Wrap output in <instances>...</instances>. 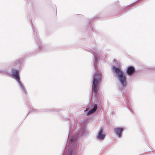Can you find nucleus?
I'll return each instance as SVG.
<instances>
[{"label":"nucleus","mask_w":155,"mask_h":155,"mask_svg":"<svg viewBox=\"0 0 155 155\" xmlns=\"http://www.w3.org/2000/svg\"><path fill=\"white\" fill-rule=\"evenodd\" d=\"M97 107V104H95L93 108L91 109L90 110L87 112V115H88L93 113L96 110Z\"/></svg>","instance_id":"obj_7"},{"label":"nucleus","mask_w":155,"mask_h":155,"mask_svg":"<svg viewBox=\"0 0 155 155\" xmlns=\"http://www.w3.org/2000/svg\"><path fill=\"white\" fill-rule=\"evenodd\" d=\"M112 69L114 72L117 74L122 86L125 87L126 85V77L123 72L116 66H113Z\"/></svg>","instance_id":"obj_1"},{"label":"nucleus","mask_w":155,"mask_h":155,"mask_svg":"<svg viewBox=\"0 0 155 155\" xmlns=\"http://www.w3.org/2000/svg\"><path fill=\"white\" fill-rule=\"evenodd\" d=\"M105 137V134H103V130L101 129L98 133L97 138L100 140L103 139Z\"/></svg>","instance_id":"obj_5"},{"label":"nucleus","mask_w":155,"mask_h":155,"mask_svg":"<svg viewBox=\"0 0 155 155\" xmlns=\"http://www.w3.org/2000/svg\"><path fill=\"white\" fill-rule=\"evenodd\" d=\"M88 109H89V108H86V110H84V111L86 112V111H87L88 110Z\"/></svg>","instance_id":"obj_8"},{"label":"nucleus","mask_w":155,"mask_h":155,"mask_svg":"<svg viewBox=\"0 0 155 155\" xmlns=\"http://www.w3.org/2000/svg\"><path fill=\"white\" fill-rule=\"evenodd\" d=\"M12 75L20 83V77L19 76V71L18 70L13 69L12 71Z\"/></svg>","instance_id":"obj_3"},{"label":"nucleus","mask_w":155,"mask_h":155,"mask_svg":"<svg viewBox=\"0 0 155 155\" xmlns=\"http://www.w3.org/2000/svg\"><path fill=\"white\" fill-rule=\"evenodd\" d=\"M21 87H22V85H21Z\"/></svg>","instance_id":"obj_9"},{"label":"nucleus","mask_w":155,"mask_h":155,"mask_svg":"<svg viewBox=\"0 0 155 155\" xmlns=\"http://www.w3.org/2000/svg\"><path fill=\"white\" fill-rule=\"evenodd\" d=\"M123 130V128H115L114 131L116 133L118 137H120L121 135V132Z\"/></svg>","instance_id":"obj_6"},{"label":"nucleus","mask_w":155,"mask_h":155,"mask_svg":"<svg viewBox=\"0 0 155 155\" xmlns=\"http://www.w3.org/2000/svg\"><path fill=\"white\" fill-rule=\"evenodd\" d=\"M126 71L128 75H131L134 72L135 69L133 67L129 66L127 68Z\"/></svg>","instance_id":"obj_4"},{"label":"nucleus","mask_w":155,"mask_h":155,"mask_svg":"<svg viewBox=\"0 0 155 155\" xmlns=\"http://www.w3.org/2000/svg\"><path fill=\"white\" fill-rule=\"evenodd\" d=\"M102 75L100 73L97 72L95 73L93 78V82L92 90V92L95 94L97 93L99 89L98 85L102 79Z\"/></svg>","instance_id":"obj_2"}]
</instances>
